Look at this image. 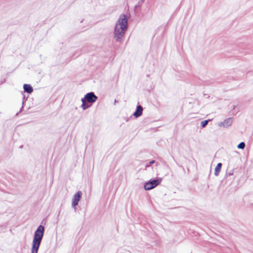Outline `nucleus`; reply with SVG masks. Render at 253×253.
Returning <instances> with one entry per match:
<instances>
[{
    "label": "nucleus",
    "mask_w": 253,
    "mask_h": 253,
    "mask_svg": "<svg viewBox=\"0 0 253 253\" xmlns=\"http://www.w3.org/2000/svg\"><path fill=\"white\" fill-rule=\"evenodd\" d=\"M162 181L161 178L150 180L144 184V189L146 190H150L159 185Z\"/></svg>",
    "instance_id": "obj_4"
},
{
    "label": "nucleus",
    "mask_w": 253,
    "mask_h": 253,
    "mask_svg": "<svg viewBox=\"0 0 253 253\" xmlns=\"http://www.w3.org/2000/svg\"><path fill=\"white\" fill-rule=\"evenodd\" d=\"M155 162V161L154 160H152V161H150V162H149V164H150V165L153 164H154Z\"/></svg>",
    "instance_id": "obj_12"
},
{
    "label": "nucleus",
    "mask_w": 253,
    "mask_h": 253,
    "mask_svg": "<svg viewBox=\"0 0 253 253\" xmlns=\"http://www.w3.org/2000/svg\"><path fill=\"white\" fill-rule=\"evenodd\" d=\"M238 148L239 149H243L245 148V144L244 142H241L240 143H239L238 145Z\"/></svg>",
    "instance_id": "obj_10"
},
{
    "label": "nucleus",
    "mask_w": 253,
    "mask_h": 253,
    "mask_svg": "<svg viewBox=\"0 0 253 253\" xmlns=\"http://www.w3.org/2000/svg\"><path fill=\"white\" fill-rule=\"evenodd\" d=\"M144 1H145V0H140V1L141 2V3L144 2Z\"/></svg>",
    "instance_id": "obj_14"
},
{
    "label": "nucleus",
    "mask_w": 253,
    "mask_h": 253,
    "mask_svg": "<svg viewBox=\"0 0 253 253\" xmlns=\"http://www.w3.org/2000/svg\"><path fill=\"white\" fill-rule=\"evenodd\" d=\"M127 19L125 14L120 16L114 30V38L118 42H121L127 29Z\"/></svg>",
    "instance_id": "obj_1"
},
{
    "label": "nucleus",
    "mask_w": 253,
    "mask_h": 253,
    "mask_svg": "<svg viewBox=\"0 0 253 253\" xmlns=\"http://www.w3.org/2000/svg\"><path fill=\"white\" fill-rule=\"evenodd\" d=\"M222 164L221 163H218L216 167L214 169V175L215 176H218L219 175V173L220 171L221 168Z\"/></svg>",
    "instance_id": "obj_9"
},
{
    "label": "nucleus",
    "mask_w": 253,
    "mask_h": 253,
    "mask_svg": "<svg viewBox=\"0 0 253 253\" xmlns=\"http://www.w3.org/2000/svg\"><path fill=\"white\" fill-rule=\"evenodd\" d=\"M44 228L42 225L38 226L34 232L32 243L31 253H38L44 234Z\"/></svg>",
    "instance_id": "obj_2"
},
{
    "label": "nucleus",
    "mask_w": 253,
    "mask_h": 253,
    "mask_svg": "<svg viewBox=\"0 0 253 253\" xmlns=\"http://www.w3.org/2000/svg\"><path fill=\"white\" fill-rule=\"evenodd\" d=\"M151 165L149 164V163L146 165V167H149Z\"/></svg>",
    "instance_id": "obj_13"
},
{
    "label": "nucleus",
    "mask_w": 253,
    "mask_h": 253,
    "mask_svg": "<svg viewBox=\"0 0 253 253\" xmlns=\"http://www.w3.org/2000/svg\"><path fill=\"white\" fill-rule=\"evenodd\" d=\"M208 122H209L208 120H205V121L201 122V126L202 127H205L207 125Z\"/></svg>",
    "instance_id": "obj_11"
},
{
    "label": "nucleus",
    "mask_w": 253,
    "mask_h": 253,
    "mask_svg": "<svg viewBox=\"0 0 253 253\" xmlns=\"http://www.w3.org/2000/svg\"><path fill=\"white\" fill-rule=\"evenodd\" d=\"M233 122L232 119L229 118L224 120L223 122L218 123V125L220 127L226 128L231 126Z\"/></svg>",
    "instance_id": "obj_6"
},
{
    "label": "nucleus",
    "mask_w": 253,
    "mask_h": 253,
    "mask_svg": "<svg viewBox=\"0 0 253 253\" xmlns=\"http://www.w3.org/2000/svg\"><path fill=\"white\" fill-rule=\"evenodd\" d=\"M82 195V192L78 191L73 196L72 201V207L75 208L78 205L79 202L80 201Z\"/></svg>",
    "instance_id": "obj_5"
},
{
    "label": "nucleus",
    "mask_w": 253,
    "mask_h": 253,
    "mask_svg": "<svg viewBox=\"0 0 253 253\" xmlns=\"http://www.w3.org/2000/svg\"><path fill=\"white\" fill-rule=\"evenodd\" d=\"M97 99V96L95 95V94L93 92H90L86 93L84 98L81 99L82 102V104L81 105V108L85 110L88 108H89L90 105H87L86 102L87 103H90L91 104L95 102Z\"/></svg>",
    "instance_id": "obj_3"
},
{
    "label": "nucleus",
    "mask_w": 253,
    "mask_h": 253,
    "mask_svg": "<svg viewBox=\"0 0 253 253\" xmlns=\"http://www.w3.org/2000/svg\"><path fill=\"white\" fill-rule=\"evenodd\" d=\"M25 91L28 93H31L33 92V88L30 84H24L23 86Z\"/></svg>",
    "instance_id": "obj_8"
},
{
    "label": "nucleus",
    "mask_w": 253,
    "mask_h": 253,
    "mask_svg": "<svg viewBox=\"0 0 253 253\" xmlns=\"http://www.w3.org/2000/svg\"><path fill=\"white\" fill-rule=\"evenodd\" d=\"M143 108L140 105H138L136 107V111L133 114L135 118H137L139 117L142 114Z\"/></svg>",
    "instance_id": "obj_7"
},
{
    "label": "nucleus",
    "mask_w": 253,
    "mask_h": 253,
    "mask_svg": "<svg viewBox=\"0 0 253 253\" xmlns=\"http://www.w3.org/2000/svg\"><path fill=\"white\" fill-rule=\"evenodd\" d=\"M117 102L116 100H115L114 103L115 104Z\"/></svg>",
    "instance_id": "obj_15"
}]
</instances>
